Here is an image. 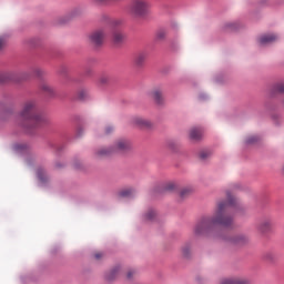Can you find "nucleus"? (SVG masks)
<instances>
[{"label":"nucleus","mask_w":284,"mask_h":284,"mask_svg":"<svg viewBox=\"0 0 284 284\" xmlns=\"http://www.w3.org/2000/svg\"><path fill=\"white\" fill-rule=\"evenodd\" d=\"M146 59H148L146 52H144V51L139 52L134 57V63H135L136 68H143V65H145Z\"/></svg>","instance_id":"f8f14e48"},{"label":"nucleus","mask_w":284,"mask_h":284,"mask_svg":"<svg viewBox=\"0 0 284 284\" xmlns=\"http://www.w3.org/2000/svg\"><path fill=\"white\" fill-rule=\"evenodd\" d=\"M79 99H81V101H85V99H88V91L85 90H81L78 94Z\"/></svg>","instance_id":"5701e85b"},{"label":"nucleus","mask_w":284,"mask_h":284,"mask_svg":"<svg viewBox=\"0 0 284 284\" xmlns=\"http://www.w3.org/2000/svg\"><path fill=\"white\" fill-rule=\"evenodd\" d=\"M3 45H6V38L0 37V50H2Z\"/></svg>","instance_id":"c756f323"},{"label":"nucleus","mask_w":284,"mask_h":284,"mask_svg":"<svg viewBox=\"0 0 284 284\" xmlns=\"http://www.w3.org/2000/svg\"><path fill=\"white\" fill-rule=\"evenodd\" d=\"M37 174H38L39 181H41L42 183H48L49 178H48V173H45V170L38 169Z\"/></svg>","instance_id":"f3484780"},{"label":"nucleus","mask_w":284,"mask_h":284,"mask_svg":"<svg viewBox=\"0 0 284 284\" xmlns=\"http://www.w3.org/2000/svg\"><path fill=\"white\" fill-rule=\"evenodd\" d=\"M150 8L152 4L148 0H131L128 12L134 19H144L150 14Z\"/></svg>","instance_id":"20e7f679"},{"label":"nucleus","mask_w":284,"mask_h":284,"mask_svg":"<svg viewBox=\"0 0 284 284\" xmlns=\"http://www.w3.org/2000/svg\"><path fill=\"white\" fill-rule=\"evenodd\" d=\"M132 124L135 125V128H141L142 130H150L153 125L150 120L141 116L133 118Z\"/></svg>","instance_id":"423d86ee"},{"label":"nucleus","mask_w":284,"mask_h":284,"mask_svg":"<svg viewBox=\"0 0 284 284\" xmlns=\"http://www.w3.org/2000/svg\"><path fill=\"white\" fill-rule=\"evenodd\" d=\"M154 216H156V212L154 210H150L148 211V213L145 214V220L146 221H153Z\"/></svg>","instance_id":"412c9836"},{"label":"nucleus","mask_w":284,"mask_h":284,"mask_svg":"<svg viewBox=\"0 0 284 284\" xmlns=\"http://www.w3.org/2000/svg\"><path fill=\"white\" fill-rule=\"evenodd\" d=\"M256 141H258V138L256 135H253L247 139V143H256Z\"/></svg>","instance_id":"bb28decb"},{"label":"nucleus","mask_w":284,"mask_h":284,"mask_svg":"<svg viewBox=\"0 0 284 284\" xmlns=\"http://www.w3.org/2000/svg\"><path fill=\"white\" fill-rule=\"evenodd\" d=\"M92 3H97L98 6H103V3H108L110 0H91Z\"/></svg>","instance_id":"a878e982"},{"label":"nucleus","mask_w":284,"mask_h":284,"mask_svg":"<svg viewBox=\"0 0 284 284\" xmlns=\"http://www.w3.org/2000/svg\"><path fill=\"white\" fill-rule=\"evenodd\" d=\"M134 194H136V189H134V187H126V189H123L122 191H120L118 193V196L120 199H130V196H134Z\"/></svg>","instance_id":"4468645a"},{"label":"nucleus","mask_w":284,"mask_h":284,"mask_svg":"<svg viewBox=\"0 0 284 284\" xmlns=\"http://www.w3.org/2000/svg\"><path fill=\"white\" fill-rule=\"evenodd\" d=\"M40 89H41V91L44 92V94H47L48 97H52V94H54V89H53L50 84H48V83H45V82H43L42 84H40Z\"/></svg>","instance_id":"dca6fc26"},{"label":"nucleus","mask_w":284,"mask_h":284,"mask_svg":"<svg viewBox=\"0 0 284 284\" xmlns=\"http://www.w3.org/2000/svg\"><path fill=\"white\" fill-rule=\"evenodd\" d=\"M135 272L134 271H129L126 274V278H132L134 276Z\"/></svg>","instance_id":"2f4dec72"},{"label":"nucleus","mask_w":284,"mask_h":284,"mask_svg":"<svg viewBox=\"0 0 284 284\" xmlns=\"http://www.w3.org/2000/svg\"><path fill=\"white\" fill-rule=\"evenodd\" d=\"M274 91L280 92L281 94H283V92H284V82H280V83L275 84L274 85Z\"/></svg>","instance_id":"4be33fe9"},{"label":"nucleus","mask_w":284,"mask_h":284,"mask_svg":"<svg viewBox=\"0 0 284 284\" xmlns=\"http://www.w3.org/2000/svg\"><path fill=\"white\" fill-rule=\"evenodd\" d=\"M158 39H165V31L158 32Z\"/></svg>","instance_id":"c85d7f7f"},{"label":"nucleus","mask_w":284,"mask_h":284,"mask_svg":"<svg viewBox=\"0 0 284 284\" xmlns=\"http://www.w3.org/2000/svg\"><path fill=\"white\" fill-rule=\"evenodd\" d=\"M114 131V128H112V126H106V129H105V134H110L111 132H113Z\"/></svg>","instance_id":"7c9ffc66"},{"label":"nucleus","mask_w":284,"mask_h":284,"mask_svg":"<svg viewBox=\"0 0 284 284\" xmlns=\"http://www.w3.org/2000/svg\"><path fill=\"white\" fill-rule=\"evenodd\" d=\"M20 119L22 128H39L48 122V118L37 111V102L34 100H29L24 103Z\"/></svg>","instance_id":"f03ea898"},{"label":"nucleus","mask_w":284,"mask_h":284,"mask_svg":"<svg viewBox=\"0 0 284 284\" xmlns=\"http://www.w3.org/2000/svg\"><path fill=\"white\" fill-rule=\"evenodd\" d=\"M191 252H192V246L190 244H184L182 246L183 256H185V257L190 256Z\"/></svg>","instance_id":"6ab92c4d"},{"label":"nucleus","mask_w":284,"mask_h":284,"mask_svg":"<svg viewBox=\"0 0 284 284\" xmlns=\"http://www.w3.org/2000/svg\"><path fill=\"white\" fill-rule=\"evenodd\" d=\"M116 274H119V268H114L113 271H111V274L108 277L109 281H112V278H114Z\"/></svg>","instance_id":"b1692460"},{"label":"nucleus","mask_w":284,"mask_h":284,"mask_svg":"<svg viewBox=\"0 0 284 284\" xmlns=\"http://www.w3.org/2000/svg\"><path fill=\"white\" fill-rule=\"evenodd\" d=\"M235 207H239V200L227 193V201L219 202L213 215L204 216L195 224L193 231L195 236H212L217 225L232 227Z\"/></svg>","instance_id":"f257e3e1"},{"label":"nucleus","mask_w":284,"mask_h":284,"mask_svg":"<svg viewBox=\"0 0 284 284\" xmlns=\"http://www.w3.org/2000/svg\"><path fill=\"white\" fill-rule=\"evenodd\" d=\"M33 74L36 77H43V70L37 68V69L33 70Z\"/></svg>","instance_id":"393cba45"},{"label":"nucleus","mask_w":284,"mask_h":284,"mask_svg":"<svg viewBox=\"0 0 284 284\" xmlns=\"http://www.w3.org/2000/svg\"><path fill=\"white\" fill-rule=\"evenodd\" d=\"M231 245H236L241 247V245H246L248 243L250 239L246 235L240 234V235H233L229 239H226Z\"/></svg>","instance_id":"0eeeda50"},{"label":"nucleus","mask_w":284,"mask_h":284,"mask_svg":"<svg viewBox=\"0 0 284 284\" xmlns=\"http://www.w3.org/2000/svg\"><path fill=\"white\" fill-rule=\"evenodd\" d=\"M274 41H278V36L274 33L264 34L258 39L260 45H268V43H274Z\"/></svg>","instance_id":"1a4fd4ad"},{"label":"nucleus","mask_w":284,"mask_h":284,"mask_svg":"<svg viewBox=\"0 0 284 284\" xmlns=\"http://www.w3.org/2000/svg\"><path fill=\"white\" fill-rule=\"evenodd\" d=\"M220 284H250V280L245 277H230L221 280Z\"/></svg>","instance_id":"9d476101"},{"label":"nucleus","mask_w":284,"mask_h":284,"mask_svg":"<svg viewBox=\"0 0 284 284\" xmlns=\"http://www.w3.org/2000/svg\"><path fill=\"white\" fill-rule=\"evenodd\" d=\"M264 260L267 261L268 263H273V261L276 260V253L268 251L264 254Z\"/></svg>","instance_id":"a211bd4d"},{"label":"nucleus","mask_w":284,"mask_h":284,"mask_svg":"<svg viewBox=\"0 0 284 284\" xmlns=\"http://www.w3.org/2000/svg\"><path fill=\"white\" fill-rule=\"evenodd\" d=\"M132 143L125 139L118 140L114 145L110 149L103 148L98 151V156H110L111 154H116V152H128L131 150Z\"/></svg>","instance_id":"39448f33"},{"label":"nucleus","mask_w":284,"mask_h":284,"mask_svg":"<svg viewBox=\"0 0 284 284\" xmlns=\"http://www.w3.org/2000/svg\"><path fill=\"white\" fill-rule=\"evenodd\" d=\"M108 80L106 79H101V82L102 83H105Z\"/></svg>","instance_id":"f704fd0d"},{"label":"nucleus","mask_w":284,"mask_h":284,"mask_svg":"<svg viewBox=\"0 0 284 284\" xmlns=\"http://www.w3.org/2000/svg\"><path fill=\"white\" fill-rule=\"evenodd\" d=\"M189 194H192V189H190V187H184L180 192V196L182 199H185V196H189Z\"/></svg>","instance_id":"aec40b11"},{"label":"nucleus","mask_w":284,"mask_h":284,"mask_svg":"<svg viewBox=\"0 0 284 284\" xmlns=\"http://www.w3.org/2000/svg\"><path fill=\"white\" fill-rule=\"evenodd\" d=\"M201 159H207V156H210V152L207 151H203L201 154H200Z\"/></svg>","instance_id":"cd10ccee"},{"label":"nucleus","mask_w":284,"mask_h":284,"mask_svg":"<svg viewBox=\"0 0 284 284\" xmlns=\"http://www.w3.org/2000/svg\"><path fill=\"white\" fill-rule=\"evenodd\" d=\"M116 27L118 26H113L112 30H109V32H112V41L114 45H121V43L125 41V34L120 30H116Z\"/></svg>","instance_id":"6e6552de"},{"label":"nucleus","mask_w":284,"mask_h":284,"mask_svg":"<svg viewBox=\"0 0 284 284\" xmlns=\"http://www.w3.org/2000/svg\"><path fill=\"white\" fill-rule=\"evenodd\" d=\"M168 190H174V184H169Z\"/></svg>","instance_id":"72a5a7b5"},{"label":"nucleus","mask_w":284,"mask_h":284,"mask_svg":"<svg viewBox=\"0 0 284 284\" xmlns=\"http://www.w3.org/2000/svg\"><path fill=\"white\" fill-rule=\"evenodd\" d=\"M121 20L115 19L112 20L109 26L92 31L89 34V42L91 43V45H94V48H101V45L105 43L108 34H110V30H112L114 26H121Z\"/></svg>","instance_id":"7ed1b4c3"},{"label":"nucleus","mask_w":284,"mask_h":284,"mask_svg":"<svg viewBox=\"0 0 284 284\" xmlns=\"http://www.w3.org/2000/svg\"><path fill=\"white\" fill-rule=\"evenodd\" d=\"M257 230L258 232H262V234H265V232H270L272 230V220H262L257 225Z\"/></svg>","instance_id":"9b49d317"},{"label":"nucleus","mask_w":284,"mask_h":284,"mask_svg":"<svg viewBox=\"0 0 284 284\" xmlns=\"http://www.w3.org/2000/svg\"><path fill=\"white\" fill-rule=\"evenodd\" d=\"M202 136H203V129L193 128L190 130V139H192V141H200Z\"/></svg>","instance_id":"2eb2a0df"},{"label":"nucleus","mask_w":284,"mask_h":284,"mask_svg":"<svg viewBox=\"0 0 284 284\" xmlns=\"http://www.w3.org/2000/svg\"><path fill=\"white\" fill-rule=\"evenodd\" d=\"M151 97L158 105H163L164 99H163V91H161V89H154L151 92Z\"/></svg>","instance_id":"ddd939ff"},{"label":"nucleus","mask_w":284,"mask_h":284,"mask_svg":"<svg viewBox=\"0 0 284 284\" xmlns=\"http://www.w3.org/2000/svg\"><path fill=\"white\" fill-rule=\"evenodd\" d=\"M94 257L97 258V261H99L100 258L103 257V253H95Z\"/></svg>","instance_id":"473e14b6"}]
</instances>
